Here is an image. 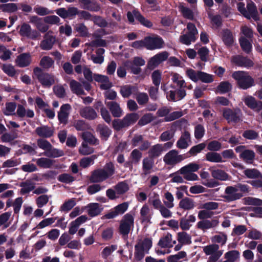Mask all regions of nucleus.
Here are the masks:
<instances>
[{
  "label": "nucleus",
  "instance_id": "f257e3e1",
  "mask_svg": "<svg viewBox=\"0 0 262 262\" xmlns=\"http://www.w3.org/2000/svg\"><path fill=\"white\" fill-rule=\"evenodd\" d=\"M115 173V167L112 162L105 164L103 169L94 170L90 179L93 183H99L105 181Z\"/></svg>",
  "mask_w": 262,
  "mask_h": 262
},
{
  "label": "nucleus",
  "instance_id": "f03ea898",
  "mask_svg": "<svg viewBox=\"0 0 262 262\" xmlns=\"http://www.w3.org/2000/svg\"><path fill=\"white\" fill-rule=\"evenodd\" d=\"M232 77L236 81L238 86L242 89L246 90L254 85L253 78L247 72H234Z\"/></svg>",
  "mask_w": 262,
  "mask_h": 262
},
{
  "label": "nucleus",
  "instance_id": "7ed1b4c3",
  "mask_svg": "<svg viewBox=\"0 0 262 262\" xmlns=\"http://www.w3.org/2000/svg\"><path fill=\"white\" fill-rule=\"evenodd\" d=\"M161 89L165 92L168 100L174 102L182 99L186 95L185 89L178 88L176 89L172 84L169 86L162 85Z\"/></svg>",
  "mask_w": 262,
  "mask_h": 262
},
{
  "label": "nucleus",
  "instance_id": "20e7f679",
  "mask_svg": "<svg viewBox=\"0 0 262 262\" xmlns=\"http://www.w3.org/2000/svg\"><path fill=\"white\" fill-rule=\"evenodd\" d=\"M139 116L133 113L126 114L122 119H115L112 123L113 127L116 130H120L133 125L138 120Z\"/></svg>",
  "mask_w": 262,
  "mask_h": 262
},
{
  "label": "nucleus",
  "instance_id": "39448f33",
  "mask_svg": "<svg viewBox=\"0 0 262 262\" xmlns=\"http://www.w3.org/2000/svg\"><path fill=\"white\" fill-rule=\"evenodd\" d=\"M152 246V241L150 238H145L143 239L138 240L135 246V258L139 261L143 258L146 253Z\"/></svg>",
  "mask_w": 262,
  "mask_h": 262
},
{
  "label": "nucleus",
  "instance_id": "423d86ee",
  "mask_svg": "<svg viewBox=\"0 0 262 262\" xmlns=\"http://www.w3.org/2000/svg\"><path fill=\"white\" fill-rule=\"evenodd\" d=\"M200 167V165L196 163H190L181 167L178 170V172L183 175L186 180L191 181H196L199 179V177L194 172H196Z\"/></svg>",
  "mask_w": 262,
  "mask_h": 262
},
{
  "label": "nucleus",
  "instance_id": "0eeeda50",
  "mask_svg": "<svg viewBox=\"0 0 262 262\" xmlns=\"http://www.w3.org/2000/svg\"><path fill=\"white\" fill-rule=\"evenodd\" d=\"M35 76L44 87H50L55 83V78L52 75L42 72L41 68L36 67L33 70Z\"/></svg>",
  "mask_w": 262,
  "mask_h": 262
},
{
  "label": "nucleus",
  "instance_id": "6e6552de",
  "mask_svg": "<svg viewBox=\"0 0 262 262\" xmlns=\"http://www.w3.org/2000/svg\"><path fill=\"white\" fill-rule=\"evenodd\" d=\"M203 251L206 255L209 256L207 262H217L223 253V251L220 250L219 246L216 244L205 246Z\"/></svg>",
  "mask_w": 262,
  "mask_h": 262
},
{
  "label": "nucleus",
  "instance_id": "1a4fd4ad",
  "mask_svg": "<svg viewBox=\"0 0 262 262\" xmlns=\"http://www.w3.org/2000/svg\"><path fill=\"white\" fill-rule=\"evenodd\" d=\"M184 159L183 155H179L178 150L172 149L165 155L163 157V161L166 165L173 167Z\"/></svg>",
  "mask_w": 262,
  "mask_h": 262
},
{
  "label": "nucleus",
  "instance_id": "9d476101",
  "mask_svg": "<svg viewBox=\"0 0 262 262\" xmlns=\"http://www.w3.org/2000/svg\"><path fill=\"white\" fill-rule=\"evenodd\" d=\"M134 219L133 216L127 213L124 215L120 221L119 232L123 236H127L132 228L134 227Z\"/></svg>",
  "mask_w": 262,
  "mask_h": 262
},
{
  "label": "nucleus",
  "instance_id": "9b49d317",
  "mask_svg": "<svg viewBox=\"0 0 262 262\" xmlns=\"http://www.w3.org/2000/svg\"><path fill=\"white\" fill-rule=\"evenodd\" d=\"M56 40V36L54 35L53 32L52 31H49L44 35L39 47L43 50H50L53 48Z\"/></svg>",
  "mask_w": 262,
  "mask_h": 262
},
{
  "label": "nucleus",
  "instance_id": "f8f14e48",
  "mask_svg": "<svg viewBox=\"0 0 262 262\" xmlns=\"http://www.w3.org/2000/svg\"><path fill=\"white\" fill-rule=\"evenodd\" d=\"M164 41L159 36L145 37V48L150 50L161 49L164 47Z\"/></svg>",
  "mask_w": 262,
  "mask_h": 262
},
{
  "label": "nucleus",
  "instance_id": "ddd939ff",
  "mask_svg": "<svg viewBox=\"0 0 262 262\" xmlns=\"http://www.w3.org/2000/svg\"><path fill=\"white\" fill-rule=\"evenodd\" d=\"M243 194L238 192L237 189L234 186H228L225 190L224 198L228 202H232L241 199Z\"/></svg>",
  "mask_w": 262,
  "mask_h": 262
},
{
  "label": "nucleus",
  "instance_id": "4468645a",
  "mask_svg": "<svg viewBox=\"0 0 262 262\" xmlns=\"http://www.w3.org/2000/svg\"><path fill=\"white\" fill-rule=\"evenodd\" d=\"M236 152L239 153V157L248 163H251L255 158V153L252 150L246 149L244 146H237L235 149Z\"/></svg>",
  "mask_w": 262,
  "mask_h": 262
},
{
  "label": "nucleus",
  "instance_id": "2eb2a0df",
  "mask_svg": "<svg viewBox=\"0 0 262 262\" xmlns=\"http://www.w3.org/2000/svg\"><path fill=\"white\" fill-rule=\"evenodd\" d=\"M245 104L250 108L259 112L262 110V101H257L251 96H247L242 98Z\"/></svg>",
  "mask_w": 262,
  "mask_h": 262
},
{
  "label": "nucleus",
  "instance_id": "dca6fc26",
  "mask_svg": "<svg viewBox=\"0 0 262 262\" xmlns=\"http://www.w3.org/2000/svg\"><path fill=\"white\" fill-rule=\"evenodd\" d=\"M129 203L123 202L115 207L105 216L108 219H113L117 216L123 214L128 209Z\"/></svg>",
  "mask_w": 262,
  "mask_h": 262
},
{
  "label": "nucleus",
  "instance_id": "f3484780",
  "mask_svg": "<svg viewBox=\"0 0 262 262\" xmlns=\"http://www.w3.org/2000/svg\"><path fill=\"white\" fill-rule=\"evenodd\" d=\"M127 17L130 23L134 21V17L138 19L142 25L147 27H151L152 23L147 19H146L141 14L137 11H133V12H128L127 14Z\"/></svg>",
  "mask_w": 262,
  "mask_h": 262
},
{
  "label": "nucleus",
  "instance_id": "a211bd4d",
  "mask_svg": "<svg viewBox=\"0 0 262 262\" xmlns=\"http://www.w3.org/2000/svg\"><path fill=\"white\" fill-rule=\"evenodd\" d=\"M71 110V106L69 104H64L60 107L57 115L58 119L60 123L65 125L68 123Z\"/></svg>",
  "mask_w": 262,
  "mask_h": 262
},
{
  "label": "nucleus",
  "instance_id": "6ab92c4d",
  "mask_svg": "<svg viewBox=\"0 0 262 262\" xmlns=\"http://www.w3.org/2000/svg\"><path fill=\"white\" fill-rule=\"evenodd\" d=\"M231 61L239 67H245L246 68L252 67L254 64L253 61L251 59L240 55H236L232 57Z\"/></svg>",
  "mask_w": 262,
  "mask_h": 262
},
{
  "label": "nucleus",
  "instance_id": "aec40b11",
  "mask_svg": "<svg viewBox=\"0 0 262 262\" xmlns=\"http://www.w3.org/2000/svg\"><path fill=\"white\" fill-rule=\"evenodd\" d=\"M93 78L96 81L101 83L100 88L102 90H107L112 86V83L106 76L99 74H94Z\"/></svg>",
  "mask_w": 262,
  "mask_h": 262
},
{
  "label": "nucleus",
  "instance_id": "412c9836",
  "mask_svg": "<svg viewBox=\"0 0 262 262\" xmlns=\"http://www.w3.org/2000/svg\"><path fill=\"white\" fill-rule=\"evenodd\" d=\"M246 13L244 16L250 19L252 18L255 21H257L259 19L258 14L256 7L255 4L252 2H249L247 5Z\"/></svg>",
  "mask_w": 262,
  "mask_h": 262
},
{
  "label": "nucleus",
  "instance_id": "4be33fe9",
  "mask_svg": "<svg viewBox=\"0 0 262 262\" xmlns=\"http://www.w3.org/2000/svg\"><path fill=\"white\" fill-rule=\"evenodd\" d=\"M190 142V134L188 131L185 130L177 142L176 145L178 148L185 149L189 146Z\"/></svg>",
  "mask_w": 262,
  "mask_h": 262
},
{
  "label": "nucleus",
  "instance_id": "5701e85b",
  "mask_svg": "<svg viewBox=\"0 0 262 262\" xmlns=\"http://www.w3.org/2000/svg\"><path fill=\"white\" fill-rule=\"evenodd\" d=\"M37 165L41 168L50 169L54 166L55 160L48 157H41L38 159H33Z\"/></svg>",
  "mask_w": 262,
  "mask_h": 262
},
{
  "label": "nucleus",
  "instance_id": "b1692460",
  "mask_svg": "<svg viewBox=\"0 0 262 262\" xmlns=\"http://www.w3.org/2000/svg\"><path fill=\"white\" fill-rule=\"evenodd\" d=\"M240 113L241 111L239 110H238L236 111H233L230 109L226 108L223 111V115L224 117L228 121V122H237L240 120Z\"/></svg>",
  "mask_w": 262,
  "mask_h": 262
},
{
  "label": "nucleus",
  "instance_id": "393cba45",
  "mask_svg": "<svg viewBox=\"0 0 262 262\" xmlns=\"http://www.w3.org/2000/svg\"><path fill=\"white\" fill-rule=\"evenodd\" d=\"M219 224V222L216 220H203L198 222L196 224V228L203 231H206L207 229L216 226Z\"/></svg>",
  "mask_w": 262,
  "mask_h": 262
},
{
  "label": "nucleus",
  "instance_id": "a878e982",
  "mask_svg": "<svg viewBox=\"0 0 262 262\" xmlns=\"http://www.w3.org/2000/svg\"><path fill=\"white\" fill-rule=\"evenodd\" d=\"M35 132L38 136L42 138H50L53 136L54 133L53 129L47 125L37 127Z\"/></svg>",
  "mask_w": 262,
  "mask_h": 262
},
{
  "label": "nucleus",
  "instance_id": "bb28decb",
  "mask_svg": "<svg viewBox=\"0 0 262 262\" xmlns=\"http://www.w3.org/2000/svg\"><path fill=\"white\" fill-rule=\"evenodd\" d=\"M105 104L114 117L118 118L122 115L123 111L121 108L119 103L115 101H110L105 102Z\"/></svg>",
  "mask_w": 262,
  "mask_h": 262
},
{
  "label": "nucleus",
  "instance_id": "cd10ccee",
  "mask_svg": "<svg viewBox=\"0 0 262 262\" xmlns=\"http://www.w3.org/2000/svg\"><path fill=\"white\" fill-rule=\"evenodd\" d=\"M79 114L82 117L89 120L95 119L97 117L96 111L90 106H86L80 108Z\"/></svg>",
  "mask_w": 262,
  "mask_h": 262
},
{
  "label": "nucleus",
  "instance_id": "c85d7f7f",
  "mask_svg": "<svg viewBox=\"0 0 262 262\" xmlns=\"http://www.w3.org/2000/svg\"><path fill=\"white\" fill-rule=\"evenodd\" d=\"M196 221L194 215H189L187 218L182 217L180 219V226L183 230H188L192 226V224Z\"/></svg>",
  "mask_w": 262,
  "mask_h": 262
},
{
  "label": "nucleus",
  "instance_id": "c756f323",
  "mask_svg": "<svg viewBox=\"0 0 262 262\" xmlns=\"http://www.w3.org/2000/svg\"><path fill=\"white\" fill-rule=\"evenodd\" d=\"M164 152V146L162 144H157L152 146L148 151L149 157L154 159L160 157Z\"/></svg>",
  "mask_w": 262,
  "mask_h": 262
},
{
  "label": "nucleus",
  "instance_id": "7c9ffc66",
  "mask_svg": "<svg viewBox=\"0 0 262 262\" xmlns=\"http://www.w3.org/2000/svg\"><path fill=\"white\" fill-rule=\"evenodd\" d=\"M88 214L92 216L99 215L102 211V208L98 203H92L89 204L86 207Z\"/></svg>",
  "mask_w": 262,
  "mask_h": 262
},
{
  "label": "nucleus",
  "instance_id": "2f4dec72",
  "mask_svg": "<svg viewBox=\"0 0 262 262\" xmlns=\"http://www.w3.org/2000/svg\"><path fill=\"white\" fill-rule=\"evenodd\" d=\"M31 61V55L29 53H23L17 56L16 63L19 67H25L30 64Z\"/></svg>",
  "mask_w": 262,
  "mask_h": 262
},
{
  "label": "nucleus",
  "instance_id": "473e14b6",
  "mask_svg": "<svg viewBox=\"0 0 262 262\" xmlns=\"http://www.w3.org/2000/svg\"><path fill=\"white\" fill-rule=\"evenodd\" d=\"M179 206L184 210H189L194 208L195 203L192 199L186 197L180 201Z\"/></svg>",
  "mask_w": 262,
  "mask_h": 262
},
{
  "label": "nucleus",
  "instance_id": "72a5a7b5",
  "mask_svg": "<svg viewBox=\"0 0 262 262\" xmlns=\"http://www.w3.org/2000/svg\"><path fill=\"white\" fill-rule=\"evenodd\" d=\"M222 38L227 46H231L234 42V37L232 32L228 29L223 30L222 32Z\"/></svg>",
  "mask_w": 262,
  "mask_h": 262
},
{
  "label": "nucleus",
  "instance_id": "f704fd0d",
  "mask_svg": "<svg viewBox=\"0 0 262 262\" xmlns=\"http://www.w3.org/2000/svg\"><path fill=\"white\" fill-rule=\"evenodd\" d=\"M70 88L72 92L77 95H85L84 90H83L82 84L78 81L72 80L70 82Z\"/></svg>",
  "mask_w": 262,
  "mask_h": 262
},
{
  "label": "nucleus",
  "instance_id": "c9c22d12",
  "mask_svg": "<svg viewBox=\"0 0 262 262\" xmlns=\"http://www.w3.org/2000/svg\"><path fill=\"white\" fill-rule=\"evenodd\" d=\"M39 66L44 70H49L54 68V60L50 56H43L39 61Z\"/></svg>",
  "mask_w": 262,
  "mask_h": 262
},
{
  "label": "nucleus",
  "instance_id": "e433bc0d",
  "mask_svg": "<svg viewBox=\"0 0 262 262\" xmlns=\"http://www.w3.org/2000/svg\"><path fill=\"white\" fill-rule=\"evenodd\" d=\"M154 164V161L152 158L150 157L144 158L142 161L143 174L144 175L149 174L153 167Z\"/></svg>",
  "mask_w": 262,
  "mask_h": 262
},
{
  "label": "nucleus",
  "instance_id": "4c0bfd02",
  "mask_svg": "<svg viewBox=\"0 0 262 262\" xmlns=\"http://www.w3.org/2000/svg\"><path fill=\"white\" fill-rule=\"evenodd\" d=\"M17 115L21 118L28 117L33 118L34 116V113L33 110L30 109L26 110L22 105H18L16 111Z\"/></svg>",
  "mask_w": 262,
  "mask_h": 262
},
{
  "label": "nucleus",
  "instance_id": "58836bf2",
  "mask_svg": "<svg viewBox=\"0 0 262 262\" xmlns=\"http://www.w3.org/2000/svg\"><path fill=\"white\" fill-rule=\"evenodd\" d=\"M138 90L136 86L130 85H125L121 86L120 92L124 98L129 97L133 93Z\"/></svg>",
  "mask_w": 262,
  "mask_h": 262
},
{
  "label": "nucleus",
  "instance_id": "ea45409f",
  "mask_svg": "<svg viewBox=\"0 0 262 262\" xmlns=\"http://www.w3.org/2000/svg\"><path fill=\"white\" fill-rule=\"evenodd\" d=\"M43 155L49 158H56L63 156L64 152L62 150L54 148L51 145V147L49 148L47 151H45Z\"/></svg>",
  "mask_w": 262,
  "mask_h": 262
},
{
  "label": "nucleus",
  "instance_id": "a19ab883",
  "mask_svg": "<svg viewBox=\"0 0 262 262\" xmlns=\"http://www.w3.org/2000/svg\"><path fill=\"white\" fill-rule=\"evenodd\" d=\"M150 209L149 206L145 204L140 210L141 220L143 222L150 223L151 215L150 213Z\"/></svg>",
  "mask_w": 262,
  "mask_h": 262
},
{
  "label": "nucleus",
  "instance_id": "79ce46f5",
  "mask_svg": "<svg viewBox=\"0 0 262 262\" xmlns=\"http://www.w3.org/2000/svg\"><path fill=\"white\" fill-rule=\"evenodd\" d=\"M171 80L178 88L185 89L186 86V84L182 76L178 73H172L171 74Z\"/></svg>",
  "mask_w": 262,
  "mask_h": 262
},
{
  "label": "nucleus",
  "instance_id": "37998d69",
  "mask_svg": "<svg viewBox=\"0 0 262 262\" xmlns=\"http://www.w3.org/2000/svg\"><path fill=\"white\" fill-rule=\"evenodd\" d=\"M21 187L20 192L24 194L29 193L35 188V183L31 180H27L20 184Z\"/></svg>",
  "mask_w": 262,
  "mask_h": 262
},
{
  "label": "nucleus",
  "instance_id": "c03bdc74",
  "mask_svg": "<svg viewBox=\"0 0 262 262\" xmlns=\"http://www.w3.org/2000/svg\"><path fill=\"white\" fill-rule=\"evenodd\" d=\"M205 157L206 160L211 162L222 163L224 162L222 156L219 153L216 152H207Z\"/></svg>",
  "mask_w": 262,
  "mask_h": 262
},
{
  "label": "nucleus",
  "instance_id": "a18cd8bd",
  "mask_svg": "<svg viewBox=\"0 0 262 262\" xmlns=\"http://www.w3.org/2000/svg\"><path fill=\"white\" fill-rule=\"evenodd\" d=\"M172 235L171 234L167 233L164 235L159 241L158 245L162 247H172L173 244H171Z\"/></svg>",
  "mask_w": 262,
  "mask_h": 262
},
{
  "label": "nucleus",
  "instance_id": "49530a36",
  "mask_svg": "<svg viewBox=\"0 0 262 262\" xmlns=\"http://www.w3.org/2000/svg\"><path fill=\"white\" fill-rule=\"evenodd\" d=\"M211 175L214 178L221 181H226L229 178L228 174L221 169L211 170Z\"/></svg>",
  "mask_w": 262,
  "mask_h": 262
},
{
  "label": "nucleus",
  "instance_id": "de8ad7c7",
  "mask_svg": "<svg viewBox=\"0 0 262 262\" xmlns=\"http://www.w3.org/2000/svg\"><path fill=\"white\" fill-rule=\"evenodd\" d=\"M148 202L157 210H159L164 205L162 204L158 194L154 193L148 199Z\"/></svg>",
  "mask_w": 262,
  "mask_h": 262
},
{
  "label": "nucleus",
  "instance_id": "09e8293b",
  "mask_svg": "<svg viewBox=\"0 0 262 262\" xmlns=\"http://www.w3.org/2000/svg\"><path fill=\"white\" fill-rule=\"evenodd\" d=\"M21 160L19 158H12L4 161L2 164L3 168H13L19 165Z\"/></svg>",
  "mask_w": 262,
  "mask_h": 262
},
{
  "label": "nucleus",
  "instance_id": "8fccbe9b",
  "mask_svg": "<svg viewBox=\"0 0 262 262\" xmlns=\"http://www.w3.org/2000/svg\"><path fill=\"white\" fill-rule=\"evenodd\" d=\"M178 241L183 245H188L191 243L190 235L185 232L178 233Z\"/></svg>",
  "mask_w": 262,
  "mask_h": 262
},
{
  "label": "nucleus",
  "instance_id": "3c124183",
  "mask_svg": "<svg viewBox=\"0 0 262 262\" xmlns=\"http://www.w3.org/2000/svg\"><path fill=\"white\" fill-rule=\"evenodd\" d=\"M232 89V85L229 81H222L216 88V91L221 94L229 92Z\"/></svg>",
  "mask_w": 262,
  "mask_h": 262
},
{
  "label": "nucleus",
  "instance_id": "603ef678",
  "mask_svg": "<svg viewBox=\"0 0 262 262\" xmlns=\"http://www.w3.org/2000/svg\"><path fill=\"white\" fill-rule=\"evenodd\" d=\"M101 137L104 140H106L111 134V130L106 126L99 125L97 127Z\"/></svg>",
  "mask_w": 262,
  "mask_h": 262
},
{
  "label": "nucleus",
  "instance_id": "864d4df0",
  "mask_svg": "<svg viewBox=\"0 0 262 262\" xmlns=\"http://www.w3.org/2000/svg\"><path fill=\"white\" fill-rule=\"evenodd\" d=\"M17 9V5L15 3H8L0 5V10L4 12L12 13L16 11Z\"/></svg>",
  "mask_w": 262,
  "mask_h": 262
},
{
  "label": "nucleus",
  "instance_id": "5fc2aeb1",
  "mask_svg": "<svg viewBox=\"0 0 262 262\" xmlns=\"http://www.w3.org/2000/svg\"><path fill=\"white\" fill-rule=\"evenodd\" d=\"M114 189L116 191L117 194L119 195L124 194L128 189V185L125 182H120L114 186Z\"/></svg>",
  "mask_w": 262,
  "mask_h": 262
},
{
  "label": "nucleus",
  "instance_id": "6e6d98bb",
  "mask_svg": "<svg viewBox=\"0 0 262 262\" xmlns=\"http://www.w3.org/2000/svg\"><path fill=\"white\" fill-rule=\"evenodd\" d=\"M76 204L75 199L72 198L68 200L61 206L60 210L63 212H68L74 207Z\"/></svg>",
  "mask_w": 262,
  "mask_h": 262
},
{
  "label": "nucleus",
  "instance_id": "4d7b16f0",
  "mask_svg": "<svg viewBox=\"0 0 262 262\" xmlns=\"http://www.w3.org/2000/svg\"><path fill=\"white\" fill-rule=\"evenodd\" d=\"M117 248L116 245H111L105 247L102 251L101 255L104 259H107L112 253Z\"/></svg>",
  "mask_w": 262,
  "mask_h": 262
},
{
  "label": "nucleus",
  "instance_id": "13d9d810",
  "mask_svg": "<svg viewBox=\"0 0 262 262\" xmlns=\"http://www.w3.org/2000/svg\"><path fill=\"white\" fill-rule=\"evenodd\" d=\"M239 43L243 50L248 53L252 49L251 43L245 37H241L239 39Z\"/></svg>",
  "mask_w": 262,
  "mask_h": 262
},
{
  "label": "nucleus",
  "instance_id": "bf43d9fd",
  "mask_svg": "<svg viewBox=\"0 0 262 262\" xmlns=\"http://www.w3.org/2000/svg\"><path fill=\"white\" fill-rule=\"evenodd\" d=\"M224 257L231 262H235L239 257V252L237 250H231L226 252L224 255Z\"/></svg>",
  "mask_w": 262,
  "mask_h": 262
},
{
  "label": "nucleus",
  "instance_id": "052dcab7",
  "mask_svg": "<svg viewBox=\"0 0 262 262\" xmlns=\"http://www.w3.org/2000/svg\"><path fill=\"white\" fill-rule=\"evenodd\" d=\"M82 137L85 142L93 145H97L98 144V140L89 132L82 133Z\"/></svg>",
  "mask_w": 262,
  "mask_h": 262
},
{
  "label": "nucleus",
  "instance_id": "680f3d73",
  "mask_svg": "<svg viewBox=\"0 0 262 262\" xmlns=\"http://www.w3.org/2000/svg\"><path fill=\"white\" fill-rule=\"evenodd\" d=\"M244 174L249 179H256L260 177V173L256 169H247L244 171Z\"/></svg>",
  "mask_w": 262,
  "mask_h": 262
},
{
  "label": "nucleus",
  "instance_id": "e2e57ef3",
  "mask_svg": "<svg viewBox=\"0 0 262 262\" xmlns=\"http://www.w3.org/2000/svg\"><path fill=\"white\" fill-rule=\"evenodd\" d=\"M187 254L184 251H180L175 255H170L168 257V262H181V259L185 258Z\"/></svg>",
  "mask_w": 262,
  "mask_h": 262
},
{
  "label": "nucleus",
  "instance_id": "0e129e2a",
  "mask_svg": "<svg viewBox=\"0 0 262 262\" xmlns=\"http://www.w3.org/2000/svg\"><path fill=\"white\" fill-rule=\"evenodd\" d=\"M34 10L37 14L40 16H45L53 13V11L50 10L47 8L38 5H37L34 7Z\"/></svg>",
  "mask_w": 262,
  "mask_h": 262
},
{
  "label": "nucleus",
  "instance_id": "69168bd1",
  "mask_svg": "<svg viewBox=\"0 0 262 262\" xmlns=\"http://www.w3.org/2000/svg\"><path fill=\"white\" fill-rule=\"evenodd\" d=\"M165 200L164 201V204L167 208H172L174 207V198L172 194L169 192H166L164 193Z\"/></svg>",
  "mask_w": 262,
  "mask_h": 262
},
{
  "label": "nucleus",
  "instance_id": "338daca9",
  "mask_svg": "<svg viewBox=\"0 0 262 262\" xmlns=\"http://www.w3.org/2000/svg\"><path fill=\"white\" fill-rule=\"evenodd\" d=\"M139 105H143L146 104L149 100L148 96L145 93H139L135 97Z\"/></svg>",
  "mask_w": 262,
  "mask_h": 262
},
{
  "label": "nucleus",
  "instance_id": "774afa93",
  "mask_svg": "<svg viewBox=\"0 0 262 262\" xmlns=\"http://www.w3.org/2000/svg\"><path fill=\"white\" fill-rule=\"evenodd\" d=\"M75 30L81 36L85 37L89 34L88 29L83 24H77L75 27Z\"/></svg>",
  "mask_w": 262,
  "mask_h": 262
}]
</instances>
